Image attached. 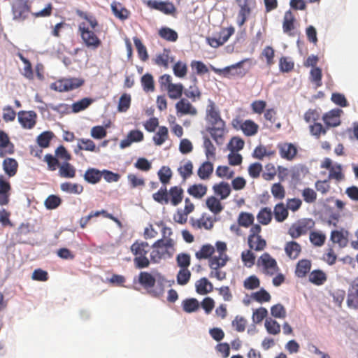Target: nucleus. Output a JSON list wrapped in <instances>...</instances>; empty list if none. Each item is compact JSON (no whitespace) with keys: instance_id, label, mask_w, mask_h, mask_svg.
Wrapping results in <instances>:
<instances>
[{"instance_id":"f257e3e1","label":"nucleus","mask_w":358,"mask_h":358,"mask_svg":"<svg viewBox=\"0 0 358 358\" xmlns=\"http://www.w3.org/2000/svg\"><path fill=\"white\" fill-rule=\"evenodd\" d=\"M77 14L86 20L90 25L88 27L85 22H82L78 26V30L84 45L87 48L93 50L98 49L102 44L101 39L94 31L98 26V21L94 17L88 16L83 11L78 10Z\"/></svg>"},{"instance_id":"f03ea898","label":"nucleus","mask_w":358,"mask_h":358,"mask_svg":"<svg viewBox=\"0 0 358 358\" xmlns=\"http://www.w3.org/2000/svg\"><path fill=\"white\" fill-rule=\"evenodd\" d=\"M206 119L213 126L209 129L211 137L217 143H220L223 140L226 124L221 117L220 110L213 102L208 105Z\"/></svg>"},{"instance_id":"7ed1b4c3","label":"nucleus","mask_w":358,"mask_h":358,"mask_svg":"<svg viewBox=\"0 0 358 358\" xmlns=\"http://www.w3.org/2000/svg\"><path fill=\"white\" fill-rule=\"evenodd\" d=\"M184 197V190L179 185L170 187L169 191L166 186H162L160 189L152 194L153 199L162 205L171 203L173 206H178Z\"/></svg>"},{"instance_id":"20e7f679","label":"nucleus","mask_w":358,"mask_h":358,"mask_svg":"<svg viewBox=\"0 0 358 358\" xmlns=\"http://www.w3.org/2000/svg\"><path fill=\"white\" fill-rule=\"evenodd\" d=\"M130 250L134 256V263L136 268H145L150 266V259L147 255L150 247L147 242L137 240L131 245Z\"/></svg>"},{"instance_id":"39448f33","label":"nucleus","mask_w":358,"mask_h":358,"mask_svg":"<svg viewBox=\"0 0 358 358\" xmlns=\"http://www.w3.org/2000/svg\"><path fill=\"white\" fill-rule=\"evenodd\" d=\"M262 227L259 224H253L250 229L248 243L250 250L257 252L262 251L266 247V241L260 236Z\"/></svg>"},{"instance_id":"423d86ee","label":"nucleus","mask_w":358,"mask_h":358,"mask_svg":"<svg viewBox=\"0 0 358 358\" xmlns=\"http://www.w3.org/2000/svg\"><path fill=\"white\" fill-rule=\"evenodd\" d=\"M315 227V222L310 218H303L293 223L288 230L289 235L292 238H298L305 235Z\"/></svg>"},{"instance_id":"0eeeda50","label":"nucleus","mask_w":358,"mask_h":358,"mask_svg":"<svg viewBox=\"0 0 358 358\" xmlns=\"http://www.w3.org/2000/svg\"><path fill=\"white\" fill-rule=\"evenodd\" d=\"M257 266L261 268L262 272L267 275L272 276L279 271L276 260L268 252L263 253L257 259Z\"/></svg>"},{"instance_id":"6e6552de","label":"nucleus","mask_w":358,"mask_h":358,"mask_svg":"<svg viewBox=\"0 0 358 358\" xmlns=\"http://www.w3.org/2000/svg\"><path fill=\"white\" fill-rule=\"evenodd\" d=\"M236 2L239 8L236 22L239 27H242L256 6V0H236Z\"/></svg>"},{"instance_id":"1a4fd4ad","label":"nucleus","mask_w":358,"mask_h":358,"mask_svg":"<svg viewBox=\"0 0 358 358\" xmlns=\"http://www.w3.org/2000/svg\"><path fill=\"white\" fill-rule=\"evenodd\" d=\"M84 84V80L77 78L59 80L51 84L50 88L57 92H68L76 90Z\"/></svg>"},{"instance_id":"9d476101","label":"nucleus","mask_w":358,"mask_h":358,"mask_svg":"<svg viewBox=\"0 0 358 358\" xmlns=\"http://www.w3.org/2000/svg\"><path fill=\"white\" fill-rule=\"evenodd\" d=\"M232 127L236 130H241L247 136L255 135L259 129V126L254 121L247 120L243 121L241 117H237L233 119L231 122Z\"/></svg>"},{"instance_id":"9b49d317","label":"nucleus","mask_w":358,"mask_h":358,"mask_svg":"<svg viewBox=\"0 0 358 358\" xmlns=\"http://www.w3.org/2000/svg\"><path fill=\"white\" fill-rule=\"evenodd\" d=\"M31 13V6L25 0H13L12 3V13L13 20L24 21Z\"/></svg>"},{"instance_id":"f8f14e48","label":"nucleus","mask_w":358,"mask_h":358,"mask_svg":"<svg viewBox=\"0 0 358 358\" xmlns=\"http://www.w3.org/2000/svg\"><path fill=\"white\" fill-rule=\"evenodd\" d=\"M243 62V61H241L236 64L227 66L222 69H217L213 66H210V68L212 71H213L215 73L219 75L222 74L224 77L226 78H230L231 76L243 77L245 75V73L241 69Z\"/></svg>"},{"instance_id":"ddd939ff","label":"nucleus","mask_w":358,"mask_h":358,"mask_svg":"<svg viewBox=\"0 0 358 358\" xmlns=\"http://www.w3.org/2000/svg\"><path fill=\"white\" fill-rule=\"evenodd\" d=\"M235 29L233 27L222 29L218 37H212L208 38V44L213 48H218L225 43L229 38L234 34Z\"/></svg>"},{"instance_id":"4468645a","label":"nucleus","mask_w":358,"mask_h":358,"mask_svg":"<svg viewBox=\"0 0 358 358\" xmlns=\"http://www.w3.org/2000/svg\"><path fill=\"white\" fill-rule=\"evenodd\" d=\"M17 118L24 129H31L36 123L37 115L33 110H21L17 113Z\"/></svg>"},{"instance_id":"2eb2a0df","label":"nucleus","mask_w":358,"mask_h":358,"mask_svg":"<svg viewBox=\"0 0 358 358\" xmlns=\"http://www.w3.org/2000/svg\"><path fill=\"white\" fill-rule=\"evenodd\" d=\"M176 110L178 117L187 115L194 116L197 114L196 108L185 98L180 99L176 103Z\"/></svg>"},{"instance_id":"dca6fc26","label":"nucleus","mask_w":358,"mask_h":358,"mask_svg":"<svg viewBox=\"0 0 358 358\" xmlns=\"http://www.w3.org/2000/svg\"><path fill=\"white\" fill-rule=\"evenodd\" d=\"M347 305L350 308H358V277L355 278L350 284L348 291Z\"/></svg>"},{"instance_id":"f3484780","label":"nucleus","mask_w":358,"mask_h":358,"mask_svg":"<svg viewBox=\"0 0 358 358\" xmlns=\"http://www.w3.org/2000/svg\"><path fill=\"white\" fill-rule=\"evenodd\" d=\"M147 4L150 8L161 11L166 15H173L176 10L173 3L169 1L149 0Z\"/></svg>"},{"instance_id":"a211bd4d","label":"nucleus","mask_w":358,"mask_h":358,"mask_svg":"<svg viewBox=\"0 0 358 358\" xmlns=\"http://www.w3.org/2000/svg\"><path fill=\"white\" fill-rule=\"evenodd\" d=\"M14 145L10 141L8 134L0 130V157H5L6 155L14 153Z\"/></svg>"},{"instance_id":"6ab92c4d","label":"nucleus","mask_w":358,"mask_h":358,"mask_svg":"<svg viewBox=\"0 0 358 358\" xmlns=\"http://www.w3.org/2000/svg\"><path fill=\"white\" fill-rule=\"evenodd\" d=\"M342 113L343 110L341 109L336 108L331 110L328 113H325L322 117V120L327 127H336L340 125V116Z\"/></svg>"},{"instance_id":"aec40b11","label":"nucleus","mask_w":358,"mask_h":358,"mask_svg":"<svg viewBox=\"0 0 358 358\" xmlns=\"http://www.w3.org/2000/svg\"><path fill=\"white\" fill-rule=\"evenodd\" d=\"M279 153L282 159L292 160L297 154L296 147L291 143H281L278 145Z\"/></svg>"},{"instance_id":"412c9836","label":"nucleus","mask_w":358,"mask_h":358,"mask_svg":"<svg viewBox=\"0 0 358 358\" xmlns=\"http://www.w3.org/2000/svg\"><path fill=\"white\" fill-rule=\"evenodd\" d=\"M11 186L5 179L4 176L0 175V206H6L9 203Z\"/></svg>"},{"instance_id":"4be33fe9","label":"nucleus","mask_w":358,"mask_h":358,"mask_svg":"<svg viewBox=\"0 0 358 358\" xmlns=\"http://www.w3.org/2000/svg\"><path fill=\"white\" fill-rule=\"evenodd\" d=\"M349 232L342 229L341 230H334L331 233V241L339 245L341 248H344L348 243Z\"/></svg>"},{"instance_id":"5701e85b","label":"nucleus","mask_w":358,"mask_h":358,"mask_svg":"<svg viewBox=\"0 0 358 358\" xmlns=\"http://www.w3.org/2000/svg\"><path fill=\"white\" fill-rule=\"evenodd\" d=\"M294 22L295 16L291 10H287L285 13L283 22H282V29L283 31L288 34L289 36H294V34L292 31L294 29Z\"/></svg>"},{"instance_id":"b1692460","label":"nucleus","mask_w":358,"mask_h":358,"mask_svg":"<svg viewBox=\"0 0 358 358\" xmlns=\"http://www.w3.org/2000/svg\"><path fill=\"white\" fill-rule=\"evenodd\" d=\"M81 150L90 152H99V148H96L94 142L88 138H80L77 147L74 150V152L78 155Z\"/></svg>"},{"instance_id":"393cba45","label":"nucleus","mask_w":358,"mask_h":358,"mask_svg":"<svg viewBox=\"0 0 358 358\" xmlns=\"http://www.w3.org/2000/svg\"><path fill=\"white\" fill-rule=\"evenodd\" d=\"M175 246V241L173 239L169 240H157L152 245V248H159V252H164V257L166 255L171 256V254L169 252L170 250H173Z\"/></svg>"},{"instance_id":"a878e982","label":"nucleus","mask_w":358,"mask_h":358,"mask_svg":"<svg viewBox=\"0 0 358 358\" xmlns=\"http://www.w3.org/2000/svg\"><path fill=\"white\" fill-rule=\"evenodd\" d=\"M207 191V186L201 183L191 185L187 189L190 196L197 199H202L206 194Z\"/></svg>"},{"instance_id":"bb28decb","label":"nucleus","mask_w":358,"mask_h":358,"mask_svg":"<svg viewBox=\"0 0 358 358\" xmlns=\"http://www.w3.org/2000/svg\"><path fill=\"white\" fill-rule=\"evenodd\" d=\"M213 189L215 195L220 197V199H227L231 194V187L229 183L220 182L213 186Z\"/></svg>"},{"instance_id":"cd10ccee","label":"nucleus","mask_w":358,"mask_h":358,"mask_svg":"<svg viewBox=\"0 0 358 358\" xmlns=\"http://www.w3.org/2000/svg\"><path fill=\"white\" fill-rule=\"evenodd\" d=\"M138 282L145 289L152 288L156 282L155 278L147 271H142L138 275Z\"/></svg>"},{"instance_id":"c85d7f7f","label":"nucleus","mask_w":358,"mask_h":358,"mask_svg":"<svg viewBox=\"0 0 358 358\" xmlns=\"http://www.w3.org/2000/svg\"><path fill=\"white\" fill-rule=\"evenodd\" d=\"M273 215L276 222H284L289 215V212L286 206L280 202L277 203L273 208Z\"/></svg>"},{"instance_id":"c756f323","label":"nucleus","mask_w":358,"mask_h":358,"mask_svg":"<svg viewBox=\"0 0 358 358\" xmlns=\"http://www.w3.org/2000/svg\"><path fill=\"white\" fill-rule=\"evenodd\" d=\"M311 262L303 259L298 262L296 266L295 275L298 278H304L310 271Z\"/></svg>"},{"instance_id":"7c9ffc66","label":"nucleus","mask_w":358,"mask_h":358,"mask_svg":"<svg viewBox=\"0 0 358 358\" xmlns=\"http://www.w3.org/2000/svg\"><path fill=\"white\" fill-rule=\"evenodd\" d=\"M213 164L209 161L203 162L197 170V175L201 180H208L213 172Z\"/></svg>"},{"instance_id":"2f4dec72","label":"nucleus","mask_w":358,"mask_h":358,"mask_svg":"<svg viewBox=\"0 0 358 358\" xmlns=\"http://www.w3.org/2000/svg\"><path fill=\"white\" fill-rule=\"evenodd\" d=\"M2 166L5 173L9 178L14 176L17 171L18 163L15 159L6 158Z\"/></svg>"},{"instance_id":"473e14b6","label":"nucleus","mask_w":358,"mask_h":358,"mask_svg":"<svg viewBox=\"0 0 358 358\" xmlns=\"http://www.w3.org/2000/svg\"><path fill=\"white\" fill-rule=\"evenodd\" d=\"M285 251L290 259H295L299 256L301 247L296 241H289L285 244Z\"/></svg>"},{"instance_id":"72a5a7b5","label":"nucleus","mask_w":358,"mask_h":358,"mask_svg":"<svg viewBox=\"0 0 358 358\" xmlns=\"http://www.w3.org/2000/svg\"><path fill=\"white\" fill-rule=\"evenodd\" d=\"M103 172L95 169L89 168L84 174V179L90 184L98 183L102 178Z\"/></svg>"},{"instance_id":"f704fd0d","label":"nucleus","mask_w":358,"mask_h":358,"mask_svg":"<svg viewBox=\"0 0 358 358\" xmlns=\"http://www.w3.org/2000/svg\"><path fill=\"white\" fill-rule=\"evenodd\" d=\"M171 99L176 100L180 99L184 91V86L182 83H172L166 90Z\"/></svg>"},{"instance_id":"c9c22d12","label":"nucleus","mask_w":358,"mask_h":358,"mask_svg":"<svg viewBox=\"0 0 358 358\" xmlns=\"http://www.w3.org/2000/svg\"><path fill=\"white\" fill-rule=\"evenodd\" d=\"M76 168L68 162L62 163L59 167V175L62 178H73L76 176Z\"/></svg>"},{"instance_id":"e433bc0d","label":"nucleus","mask_w":358,"mask_h":358,"mask_svg":"<svg viewBox=\"0 0 358 358\" xmlns=\"http://www.w3.org/2000/svg\"><path fill=\"white\" fill-rule=\"evenodd\" d=\"M111 9L115 16L121 20H124L129 17L130 12L118 2H113L111 4Z\"/></svg>"},{"instance_id":"4c0bfd02","label":"nucleus","mask_w":358,"mask_h":358,"mask_svg":"<svg viewBox=\"0 0 358 358\" xmlns=\"http://www.w3.org/2000/svg\"><path fill=\"white\" fill-rule=\"evenodd\" d=\"M206 206L215 215L221 213L224 206L222 205L220 200L214 196H210L206 201Z\"/></svg>"},{"instance_id":"58836bf2","label":"nucleus","mask_w":358,"mask_h":358,"mask_svg":"<svg viewBox=\"0 0 358 358\" xmlns=\"http://www.w3.org/2000/svg\"><path fill=\"white\" fill-rule=\"evenodd\" d=\"M273 217V213L270 208H262L257 215L258 222L263 225H268L271 223Z\"/></svg>"},{"instance_id":"ea45409f","label":"nucleus","mask_w":358,"mask_h":358,"mask_svg":"<svg viewBox=\"0 0 358 358\" xmlns=\"http://www.w3.org/2000/svg\"><path fill=\"white\" fill-rule=\"evenodd\" d=\"M227 261V255L215 254L209 259V266L211 269L220 268L224 266Z\"/></svg>"},{"instance_id":"a19ab883","label":"nucleus","mask_w":358,"mask_h":358,"mask_svg":"<svg viewBox=\"0 0 358 358\" xmlns=\"http://www.w3.org/2000/svg\"><path fill=\"white\" fill-rule=\"evenodd\" d=\"M61 190L69 194H80L83 192V186L78 183L65 182L60 185Z\"/></svg>"},{"instance_id":"79ce46f5","label":"nucleus","mask_w":358,"mask_h":358,"mask_svg":"<svg viewBox=\"0 0 358 358\" xmlns=\"http://www.w3.org/2000/svg\"><path fill=\"white\" fill-rule=\"evenodd\" d=\"M169 138V130L165 126L159 127L157 132L154 135L152 140L156 145H162Z\"/></svg>"},{"instance_id":"37998d69","label":"nucleus","mask_w":358,"mask_h":358,"mask_svg":"<svg viewBox=\"0 0 358 358\" xmlns=\"http://www.w3.org/2000/svg\"><path fill=\"white\" fill-rule=\"evenodd\" d=\"M275 154V151L267 149L264 145H259L257 146L252 153V157L257 159H263L265 157H272Z\"/></svg>"},{"instance_id":"c03bdc74","label":"nucleus","mask_w":358,"mask_h":358,"mask_svg":"<svg viewBox=\"0 0 358 358\" xmlns=\"http://www.w3.org/2000/svg\"><path fill=\"white\" fill-rule=\"evenodd\" d=\"M157 175L160 182L163 186H166L170 183L173 173L169 166H163L157 172Z\"/></svg>"},{"instance_id":"a18cd8bd","label":"nucleus","mask_w":358,"mask_h":358,"mask_svg":"<svg viewBox=\"0 0 358 358\" xmlns=\"http://www.w3.org/2000/svg\"><path fill=\"white\" fill-rule=\"evenodd\" d=\"M212 289V284L206 278H201L196 282V290L199 294H206Z\"/></svg>"},{"instance_id":"49530a36","label":"nucleus","mask_w":358,"mask_h":358,"mask_svg":"<svg viewBox=\"0 0 358 358\" xmlns=\"http://www.w3.org/2000/svg\"><path fill=\"white\" fill-rule=\"evenodd\" d=\"M327 280V275L321 270H314L309 274V281L316 285H321Z\"/></svg>"},{"instance_id":"de8ad7c7","label":"nucleus","mask_w":358,"mask_h":358,"mask_svg":"<svg viewBox=\"0 0 358 358\" xmlns=\"http://www.w3.org/2000/svg\"><path fill=\"white\" fill-rule=\"evenodd\" d=\"M215 252V248L213 245L206 244L202 245L200 250L196 252L195 256L198 259H206L210 258Z\"/></svg>"},{"instance_id":"09e8293b","label":"nucleus","mask_w":358,"mask_h":358,"mask_svg":"<svg viewBox=\"0 0 358 358\" xmlns=\"http://www.w3.org/2000/svg\"><path fill=\"white\" fill-rule=\"evenodd\" d=\"M159 36L162 38L171 42L176 41L178 38L177 32L169 27H162L159 30Z\"/></svg>"},{"instance_id":"8fccbe9b","label":"nucleus","mask_w":358,"mask_h":358,"mask_svg":"<svg viewBox=\"0 0 358 358\" xmlns=\"http://www.w3.org/2000/svg\"><path fill=\"white\" fill-rule=\"evenodd\" d=\"M193 167L192 162L188 160L184 165L178 168V172L184 181L192 175Z\"/></svg>"},{"instance_id":"3c124183","label":"nucleus","mask_w":358,"mask_h":358,"mask_svg":"<svg viewBox=\"0 0 358 358\" xmlns=\"http://www.w3.org/2000/svg\"><path fill=\"white\" fill-rule=\"evenodd\" d=\"M328 129L326 125L324 127L318 122H315L309 126L310 133L317 139H319L321 135H325Z\"/></svg>"},{"instance_id":"603ef678","label":"nucleus","mask_w":358,"mask_h":358,"mask_svg":"<svg viewBox=\"0 0 358 358\" xmlns=\"http://www.w3.org/2000/svg\"><path fill=\"white\" fill-rule=\"evenodd\" d=\"M143 89L146 92L155 91V83L153 77L150 73H145L141 79Z\"/></svg>"},{"instance_id":"864d4df0","label":"nucleus","mask_w":358,"mask_h":358,"mask_svg":"<svg viewBox=\"0 0 358 358\" xmlns=\"http://www.w3.org/2000/svg\"><path fill=\"white\" fill-rule=\"evenodd\" d=\"M203 148L208 159L215 158L216 148L207 136L203 137Z\"/></svg>"},{"instance_id":"5fc2aeb1","label":"nucleus","mask_w":358,"mask_h":358,"mask_svg":"<svg viewBox=\"0 0 358 358\" xmlns=\"http://www.w3.org/2000/svg\"><path fill=\"white\" fill-rule=\"evenodd\" d=\"M310 243L317 247L322 246L326 241V236L321 231H311L309 236Z\"/></svg>"},{"instance_id":"6e6d98bb","label":"nucleus","mask_w":358,"mask_h":358,"mask_svg":"<svg viewBox=\"0 0 358 358\" xmlns=\"http://www.w3.org/2000/svg\"><path fill=\"white\" fill-rule=\"evenodd\" d=\"M169 54L170 50L168 49H164L162 53L156 56L155 59V63L158 66L168 69L170 59Z\"/></svg>"},{"instance_id":"4d7b16f0","label":"nucleus","mask_w":358,"mask_h":358,"mask_svg":"<svg viewBox=\"0 0 358 358\" xmlns=\"http://www.w3.org/2000/svg\"><path fill=\"white\" fill-rule=\"evenodd\" d=\"M255 217L252 213L241 212L238 217V222L240 226L248 228L254 222Z\"/></svg>"},{"instance_id":"13d9d810","label":"nucleus","mask_w":358,"mask_h":358,"mask_svg":"<svg viewBox=\"0 0 358 358\" xmlns=\"http://www.w3.org/2000/svg\"><path fill=\"white\" fill-rule=\"evenodd\" d=\"M264 325L269 334L277 335L280 332V325L272 318H267Z\"/></svg>"},{"instance_id":"bf43d9fd","label":"nucleus","mask_w":358,"mask_h":358,"mask_svg":"<svg viewBox=\"0 0 358 358\" xmlns=\"http://www.w3.org/2000/svg\"><path fill=\"white\" fill-rule=\"evenodd\" d=\"M322 73L320 68H312L310 72V80L315 85V87H320L322 85Z\"/></svg>"},{"instance_id":"052dcab7","label":"nucleus","mask_w":358,"mask_h":358,"mask_svg":"<svg viewBox=\"0 0 358 358\" xmlns=\"http://www.w3.org/2000/svg\"><path fill=\"white\" fill-rule=\"evenodd\" d=\"M133 40L139 58L143 62L147 61L148 59V54L145 46L138 38L134 37Z\"/></svg>"},{"instance_id":"680f3d73","label":"nucleus","mask_w":358,"mask_h":358,"mask_svg":"<svg viewBox=\"0 0 358 358\" xmlns=\"http://www.w3.org/2000/svg\"><path fill=\"white\" fill-rule=\"evenodd\" d=\"M182 304L184 311L188 313L195 312L199 308V301L194 298L184 300Z\"/></svg>"},{"instance_id":"e2e57ef3","label":"nucleus","mask_w":358,"mask_h":358,"mask_svg":"<svg viewBox=\"0 0 358 358\" xmlns=\"http://www.w3.org/2000/svg\"><path fill=\"white\" fill-rule=\"evenodd\" d=\"M93 102V99L90 98H83L80 101L75 102L72 105V110L73 113L80 112L88 108Z\"/></svg>"},{"instance_id":"0e129e2a","label":"nucleus","mask_w":358,"mask_h":358,"mask_svg":"<svg viewBox=\"0 0 358 358\" xmlns=\"http://www.w3.org/2000/svg\"><path fill=\"white\" fill-rule=\"evenodd\" d=\"M329 178L334 179L338 182L344 180L345 176L343 173L342 166L341 164H336L329 170Z\"/></svg>"},{"instance_id":"69168bd1","label":"nucleus","mask_w":358,"mask_h":358,"mask_svg":"<svg viewBox=\"0 0 358 358\" xmlns=\"http://www.w3.org/2000/svg\"><path fill=\"white\" fill-rule=\"evenodd\" d=\"M52 137V131H44L37 137V143L41 148H48Z\"/></svg>"},{"instance_id":"338daca9","label":"nucleus","mask_w":358,"mask_h":358,"mask_svg":"<svg viewBox=\"0 0 358 358\" xmlns=\"http://www.w3.org/2000/svg\"><path fill=\"white\" fill-rule=\"evenodd\" d=\"M191 278V272L188 268H180L177 274V282L180 285L188 283Z\"/></svg>"},{"instance_id":"774afa93","label":"nucleus","mask_w":358,"mask_h":358,"mask_svg":"<svg viewBox=\"0 0 358 358\" xmlns=\"http://www.w3.org/2000/svg\"><path fill=\"white\" fill-rule=\"evenodd\" d=\"M241 259L245 266L250 268L255 264V255L250 249L245 250L241 253Z\"/></svg>"}]
</instances>
